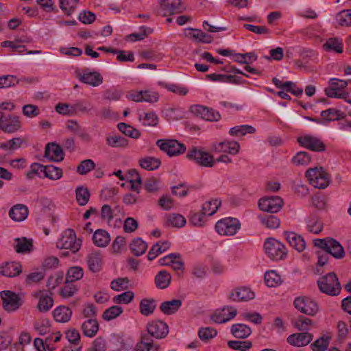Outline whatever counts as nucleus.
<instances>
[{
    "instance_id": "ddd939ff",
    "label": "nucleus",
    "mask_w": 351,
    "mask_h": 351,
    "mask_svg": "<svg viewBox=\"0 0 351 351\" xmlns=\"http://www.w3.org/2000/svg\"><path fill=\"white\" fill-rule=\"evenodd\" d=\"M211 150L215 153L223 152L236 155L239 152L240 145L237 141L226 140L220 143H213Z\"/></svg>"
},
{
    "instance_id": "f3484780",
    "label": "nucleus",
    "mask_w": 351,
    "mask_h": 351,
    "mask_svg": "<svg viewBox=\"0 0 351 351\" xmlns=\"http://www.w3.org/2000/svg\"><path fill=\"white\" fill-rule=\"evenodd\" d=\"M313 336L308 332L294 333L289 335L287 342L296 347H302L308 345L312 340Z\"/></svg>"
},
{
    "instance_id": "4d7b16f0",
    "label": "nucleus",
    "mask_w": 351,
    "mask_h": 351,
    "mask_svg": "<svg viewBox=\"0 0 351 351\" xmlns=\"http://www.w3.org/2000/svg\"><path fill=\"white\" fill-rule=\"evenodd\" d=\"M324 92L328 97L343 99L348 104H351V99H348L349 93L347 92H339L330 86L326 88Z\"/></svg>"
},
{
    "instance_id": "680f3d73",
    "label": "nucleus",
    "mask_w": 351,
    "mask_h": 351,
    "mask_svg": "<svg viewBox=\"0 0 351 351\" xmlns=\"http://www.w3.org/2000/svg\"><path fill=\"white\" fill-rule=\"evenodd\" d=\"M313 321L304 316H299L295 321V326L300 330H307L313 326Z\"/></svg>"
},
{
    "instance_id": "bb28decb",
    "label": "nucleus",
    "mask_w": 351,
    "mask_h": 351,
    "mask_svg": "<svg viewBox=\"0 0 351 351\" xmlns=\"http://www.w3.org/2000/svg\"><path fill=\"white\" fill-rule=\"evenodd\" d=\"M182 302L179 299L163 302L160 306V311L165 315H173L181 307Z\"/></svg>"
},
{
    "instance_id": "bf43d9fd",
    "label": "nucleus",
    "mask_w": 351,
    "mask_h": 351,
    "mask_svg": "<svg viewBox=\"0 0 351 351\" xmlns=\"http://www.w3.org/2000/svg\"><path fill=\"white\" fill-rule=\"evenodd\" d=\"M311 156L306 152H300L292 158L293 164L298 166H306L311 162Z\"/></svg>"
},
{
    "instance_id": "de8ad7c7",
    "label": "nucleus",
    "mask_w": 351,
    "mask_h": 351,
    "mask_svg": "<svg viewBox=\"0 0 351 351\" xmlns=\"http://www.w3.org/2000/svg\"><path fill=\"white\" fill-rule=\"evenodd\" d=\"M220 205L221 202L219 199L209 200L202 205V210L204 215L211 216L217 212Z\"/></svg>"
},
{
    "instance_id": "13d9d810",
    "label": "nucleus",
    "mask_w": 351,
    "mask_h": 351,
    "mask_svg": "<svg viewBox=\"0 0 351 351\" xmlns=\"http://www.w3.org/2000/svg\"><path fill=\"white\" fill-rule=\"evenodd\" d=\"M337 23L341 26L351 25V10H343L339 12L335 17Z\"/></svg>"
},
{
    "instance_id": "338daca9",
    "label": "nucleus",
    "mask_w": 351,
    "mask_h": 351,
    "mask_svg": "<svg viewBox=\"0 0 351 351\" xmlns=\"http://www.w3.org/2000/svg\"><path fill=\"white\" fill-rule=\"evenodd\" d=\"M95 167L94 162L90 159H86L80 162L77 168V172L84 175L93 170Z\"/></svg>"
},
{
    "instance_id": "20e7f679",
    "label": "nucleus",
    "mask_w": 351,
    "mask_h": 351,
    "mask_svg": "<svg viewBox=\"0 0 351 351\" xmlns=\"http://www.w3.org/2000/svg\"><path fill=\"white\" fill-rule=\"evenodd\" d=\"M241 228V223L236 218H224L218 221L215 225L216 231L221 235H234Z\"/></svg>"
},
{
    "instance_id": "e2e57ef3",
    "label": "nucleus",
    "mask_w": 351,
    "mask_h": 351,
    "mask_svg": "<svg viewBox=\"0 0 351 351\" xmlns=\"http://www.w3.org/2000/svg\"><path fill=\"white\" fill-rule=\"evenodd\" d=\"M228 346L229 348L240 351H247L252 347V343L249 341H228Z\"/></svg>"
},
{
    "instance_id": "aec40b11",
    "label": "nucleus",
    "mask_w": 351,
    "mask_h": 351,
    "mask_svg": "<svg viewBox=\"0 0 351 351\" xmlns=\"http://www.w3.org/2000/svg\"><path fill=\"white\" fill-rule=\"evenodd\" d=\"M80 82L93 86H97L102 84L103 77L97 72L84 71L78 75Z\"/></svg>"
},
{
    "instance_id": "3c124183",
    "label": "nucleus",
    "mask_w": 351,
    "mask_h": 351,
    "mask_svg": "<svg viewBox=\"0 0 351 351\" xmlns=\"http://www.w3.org/2000/svg\"><path fill=\"white\" fill-rule=\"evenodd\" d=\"M259 219L262 224L268 228H278L280 224V219L275 215H261Z\"/></svg>"
},
{
    "instance_id": "864d4df0",
    "label": "nucleus",
    "mask_w": 351,
    "mask_h": 351,
    "mask_svg": "<svg viewBox=\"0 0 351 351\" xmlns=\"http://www.w3.org/2000/svg\"><path fill=\"white\" fill-rule=\"evenodd\" d=\"M60 8L63 12L70 16L73 14L78 4V0H59Z\"/></svg>"
},
{
    "instance_id": "2eb2a0df",
    "label": "nucleus",
    "mask_w": 351,
    "mask_h": 351,
    "mask_svg": "<svg viewBox=\"0 0 351 351\" xmlns=\"http://www.w3.org/2000/svg\"><path fill=\"white\" fill-rule=\"evenodd\" d=\"M147 329L148 333L156 339L164 338L169 333V327L167 324L160 320L149 322Z\"/></svg>"
},
{
    "instance_id": "c85d7f7f",
    "label": "nucleus",
    "mask_w": 351,
    "mask_h": 351,
    "mask_svg": "<svg viewBox=\"0 0 351 351\" xmlns=\"http://www.w3.org/2000/svg\"><path fill=\"white\" fill-rule=\"evenodd\" d=\"M99 330V324L96 319H88L82 324L83 334L88 337L95 336Z\"/></svg>"
},
{
    "instance_id": "393cba45",
    "label": "nucleus",
    "mask_w": 351,
    "mask_h": 351,
    "mask_svg": "<svg viewBox=\"0 0 351 351\" xmlns=\"http://www.w3.org/2000/svg\"><path fill=\"white\" fill-rule=\"evenodd\" d=\"M14 248L17 253H29L33 250V241L26 237L16 238Z\"/></svg>"
},
{
    "instance_id": "58836bf2",
    "label": "nucleus",
    "mask_w": 351,
    "mask_h": 351,
    "mask_svg": "<svg viewBox=\"0 0 351 351\" xmlns=\"http://www.w3.org/2000/svg\"><path fill=\"white\" fill-rule=\"evenodd\" d=\"M324 49L328 51H335L336 53L343 52V43L337 38H328L323 45Z\"/></svg>"
},
{
    "instance_id": "2f4dec72",
    "label": "nucleus",
    "mask_w": 351,
    "mask_h": 351,
    "mask_svg": "<svg viewBox=\"0 0 351 351\" xmlns=\"http://www.w3.org/2000/svg\"><path fill=\"white\" fill-rule=\"evenodd\" d=\"M71 315V310L69 307L63 306L56 308L53 312L55 320L61 323L67 322L70 320Z\"/></svg>"
},
{
    "instance_id": "a19ab883",
    "label": "nucleus",
    "mask_w": 351,
    "mask_h": 351,
    "mask_svg": "<svg viewBox=\"0 0 351 351\" xmlns=\"http://www.w3.org/2000/svg\"><path fill=\"white\" fill-rule=\"evenodd\" d=\"M321 117L323 121H334L343 118V113L335 108H328L321 112Z\"/></svg>"
},
{
    "instance_id": "473e14b6",
    "label": "nucleus",
    "mask_w": 351,
    "mask_h": 351,
    "mask_svg": "<svg viewBox=\"0 0 351 351\" xmlns=\"http://www.w3.org/2000/svg\"><path fill=\"white\" fill-rule=\"evenodd\" d=\"M336 258H342L345 255V251L340 243L333 239L329 241L328 247L326 252Z\"/></svg>"
},
{
    "instance_id": "72a5a7b5",
    "label": "nucleus",
    "mask_w": 351,
    "mask_h": 351,
    "mask_svg": "<svg viewBox=\"0 0 351 351\" xmlns=\"http://www.w3.org/2000/svg\"><path fill=\"white\" fill-rule=\"evenodd\" d=\"M171 280V276L166 270L160 271L155 276V284L157 288L163 289L167 288Z\"/></svg>"
},
{
    "instance_id": "774afa93",
    "label": "nucleus",
    "mask_w": 351,
    "mask_h": 351,
    "mask_svg": "<svg viewBox=\"0 0 351 351\" xmlns=\"http://www.w3.org/2000/svg\"><path fill=\"white\" fill-rule=\"evenodd\" d=\"M217 334V330L210 327L201 328L198 332V336L202 341H208L214 338Z\"/></svg>"
},
{
    "instance_id": "9b49d317",
    "label": "nucleus",
    "mask_w": 351,
    "mask_h": 351,
    "mask_svg": "<svg viewBox=\"0 0 351 351\" xmlns=\"http://www.w3.org/2000/svg\"><path fill=\"white\" fill-rule=\"evenodd\" d=\"M21 128L20 117L11 114H1L0 129L5 133H14Z\"/></svg>"
},
{
    "instance_id": "412c9836",
    "label": "nucleus",
    "mask_w": 351,
    "mask_h": 351,
    "mask_svg": "<svg viewBox=\"0 0 351 351\" xmlns=\"http://www.w3.org/2000/svg\"><path fill=\"white\" fill-rule=\"evenodd\" d=\"M180 0H162L160 3V14L171 15L180 12Z\"/></svg>"
},
{
    "instance_id": "e433bc0d",
    "label": "nucleus",
    "mask_w": 351,
    "mask_h": 351,
    "mask_svg": "<svg viewBox=\"0 0 351 351\" xmlns=\"http://www.w3.org/2000/svg\"><path fill=\"white\" fill-rule=\"evenodd\" d=\"M160 164V159L151 156L143 158L139 160L140 166L147 171H153L158 169Z\"/></svg>"
},
{
    "instance_id": "a18cd8bd",
    "label": "nucleus",
    "mask_w": 351,
    "mask_h": 351,
    "mask_svg": "<svg viewBox=\"0 0 351 351\" xmlns=\"http://www.w3.org/2000/svg\"><path fill=\"white\" fill-rule=\"evenodd\" d=\"M75 198L80 206H85L89 201L90 193L87 188L78 186L75 189Z\"/></svg>"
},
{
    "instance_id": "5fc2aeb1",
    "label": "nucleus",
    "mask_w": 351,
    "mask_h": 351,
    "mask_svg": "<svg viewBox=\"0 0 351 351\" xmlns=\"http://www.w3.org/2000/svg\"><path fill=\"white\" fill-rule=\"evenodd\" d=\"M167 223L173 227L182 228L185 226L186 220L180 214L171 213L167 216Z\"/></svg>"
},
{
    "instance_id": "052dcab7",
    "label": "nucleus",
    "mask_w": 351,
    "mask_h": 351,
    "mask_svg": "<svg viewBox=\"0 0 351 351\" xmlns=\"http://www.w3.org/2000/svg\"><path fill=\"white\" fill-rule=\"evenodd\" d=\"M331 338L328 336H323L317 339L311 344L313 351H325L327 350Z\"/></svg>"
},
{
    "instance_id": "37998d69",
    "label": "nucleus",
    "mask_w": 351,
    "mask_h": 351,
    "mask_svg": "<svg viewBox=\"0 0 351 351\" xmlns=\"http://www.w3.org/2000/svg\"><path fill=\"white\" fill-rule=\"evenodd\" d=\"M63 176V171L61 168L53 165H47L43 178H47L51 180H60Z\"/></svg>"
},
{
    "instance_id": "423d86ee",
    "label": "nucleus",
    "mask_w": 351,
    "mask_h": 351,
    "mask_svg": "<svg viewBox=\"0 0 351 351\" xmlns=\"http://www.w3.org/2000/svg\"><path fill=\"white\" fill-rule=\"evenodd\" d=\"M56 246L60 249H69L73 253L79 250L81 246L80 241H76L75 232L71 229L66 230L58 239Z\"/></svg>"
},
{
    "instance_id": "5701e85b",
    "label": "nucleus",
    "mask_w": 351,
    "mask_h": 351,
    "mask_svg": "<svg viewBox=\"0 0 351 351\" xmlns=\"http://www.w3.org/2000/svg\"><path fill=\"white\" fill-rule=\"evenodd\" d=\"M21 272V265L18 262L5 263L0 267V273L6 277H14Z\"/></svg>"
},
{
    "instance_id": "dca6fc26",
    "label": "nucleus",
    "mask_w": 351,
    "mask_h": 351,
    "mask_svg": "<svg viewBox=\"0 0 351 351\" xmlns=\"http://www.w3.org/2000/svg\"><path fill=\"white\" fill-rule=\"evenodd\" d=\"M255 294L247 287H239L232 291L229 298L234 302H243L254 299Z\"/></svg>"
},
{
    "instance_id": "9d476101",
    "label": "nucleus",
    "mask_w": 351,
    "mask_h": 351,
    "mask_svg": "<svg viewBox=\"0 0 351 351\" xmlns=\"http://www.w3.org/2000/svg\"><path fill=\"white\" fill-rule=\"evenodd\" d=\"M283 204L284 202L279 196L263 197L258 202V207L261 210L271 213H278Z\"/></svg>"
},
{
    "instance_id": "6e6d98bb",
    "label": "nucleus",
    "mask_w": 351,
    "mask_h": 351,
    "mask_svg": "<svg viewBox=\"0 0 351 351\" xmlns=\"http://www.w3.org/2000/svg\"><path fill=\"white\" fill-rule=\"evenodd\" d=\"M123 313V308L119 306H112L104 311L102 317L106 321H110L119 317Z\"/></svg>"
},
{
    "instance_id": "7ed1b4c3",
    "label": "nucleus",
    "mask_w": 351,
    "mask_h": 351,
    "mask_svg": "<svg viewBox=\"0 0 351 351\" xmlns=\"http://www.w3.org/2000/svg\"><path fill=\"white\" fill-rule=\"evenodd\" d=\"M265 254L274 261H279L284 258L287 254L285 246L278 240L269 238L264 244Z\"/></svg>"
},
{
    "instance_id": "6ab92c4d",
    "label": "nucleus",
    "mask_w": 351,
    "mask_h": 351,
    "mask_svg": "<svg viewBox=\"0 0 351 351\" xmlns=\"http://www.w3.org/2000/svg\"><path fill=\"white\" fill-rule=\"evenodd\" d=\"M45 156L51 161L60 162L64 159V152L60 146L51 143L46 146Z\"/></svg>"
},
{
    "instance_id": "b1692460",
    "label": "nucleus",
    "mask_w": 351,
    "mask_h": 351,
    "mask_svg": "<svg viewBox=\"0 0 351 351\" xmlns=\"http://www.w3.org/2000/svg\"><path fill=\"white\" fill-rule=\"evenodd\" d=\"M286 239L289 245L298 252H302L306 247L304 239L293 232L285 233Z\"/></svg>"
},
{
    "instance_id": "4468645a",
    "label": "nucleus",
    "mask_w": 351,
    "mask_h": 351,
    "mask_svg": "<svg viewBox=\"0 0 351 351\" xmlns=\"http://www.w3.org/2000/svg\"><path fill=\"white\" fill-rule=\"evenodd\" d=\"M237 314V310L233 306H225L217 310L211 316V319L217 323L223 324L232 319Z\"/></svg>"
},
{
    "instance_id": "49530a36",
    "label": "nucleus",
    "mask_w": 351,
    "mask_h": 351,
    "mask_svg": "<svg viewBox=\"0 0 351 351\" xmlns=\"http://www.w3.org/2000/svg\"><path fill=\"white\" fill-rule=\"evenodd\" d=\"M117 128L121 132L130 138L137 139L141 136L139 130L125 123H119Z\"/></svg>"
},
{
    "instance_id": "603ef678",
    "label": "nucleus",
    "mask_w": 351,
    "mask_h": 351,
    "mask_svg": "<svg viewBox=\"0 0 351 351\" xmlns=\"http://www.w3.org/2000/svg\"><path fill=\"white\" fill-rule=\"evenodd\" d=\"M265 281L267 286L275 287L281 283V277L276 271H267L265 274Z\"/></svg>"
},
{
    "instance_id": "ea45409f",
    "label": "nucleus",
    "mask_w": 351,
    "mask_h": 351,
    "mask_svg": "<svg viewBox=\"0 0 351 351\" xmlns=\"http://www.w3.org/2000/svg\"><path fill=\"white\" fill-rule=\"evenodd\" d=\"M156 301L154 299H143L139 305L140 312L145 316L152 314L156 308Z\"/></svg>"
},
{
    "instance_id": "c03bdc74",
    "label": "nucleus",
    "mask_w": 351,
    "mask_h": 351,
    "mask_svg": "<svg viewBox=\"0 0 351 351\" xmlns=\"http://www.w3.org/2000/svg\"><path fill=\"white\" fill-rule=\"evenodd\" d=\"M46 166L39 163H33L31 165L29 170L27 172L26 176L28 179H34L36 176L43 178Z\"/></svg>"
},
{
    "instance_id": "f704fd0d",
    "label": "nucleus",
    "mask_w": 351,
    "mask_h": 351,
    "mask_svg": "<svg viewBox=\"0 0 351 351\" xmlns=\"http://www.w3.org/2000/svg\"><path fill=\"white\" fill-rule=\"evenodd\" d=\"M88 268L93 272H97L101 269V256L99 252L91 253L87 258Z\"/></svg>"
},
{
    "instance_id": "0eeeda50",
    "label": "nucleus",
    "mask_w": 351,
    "mask_h": 351,
    "mask_svg": "<svg viewBox=\"0 0 351 351\" xmlns=\"http://www.w3.org/2000/svg\"><path fill=\"white\" fill-rule=\"evenodd\" d=\"M186 156L189 160H194L196 164L202 167H212L215 165L214 158L211 154L196 147L189 149Z\"/></svg>"
},
{
    "instance_id": "09e8293b",
    "label": "nucleus",
    "mask_w": 351,
    "mask_h": 351,
    "mask_svg": "<svg viewBox=\"0 0 351 351\" xmlns=\"http://www.w3.org/2000/svg\"><path fill=\"white\" fill-rule=\"evenodd\" d=\"M189 36L195 39L198 42L204 43H210L213 40L210 35L197 29H191V32L189 34Z\"/></svg>"
},
{
    "instance_id": "c9c22d12",
    "label": "nucleus",
    "mask_w": 351,
    "mask_h": 351,
    "mask_svg": "<svg viewBox=\"0 0 351 351\" xmlns=\"http://www.w3.org/2000/svg\"><path fill=\"white\" fill-rule=\"evenodd\" d=\"M138 119L145 126L154 127L158 123V117L154 112H147L139 114Z\"/></svg>"
},
{
    "instance_id": "0e129e2a",
    "label": "nucleus",
    "mask_w": 351,
    "mask_h": 351,
    "mask_svg": "<svg viewBox=\"0 0 351 351\" xmlns=\"http://www.w3.org/2000/svg\"><path fill=\"white\" fill-rule=\"evenodd\" d=\"M134 294L131 291L123 292L119 295H115L112 300L117 304H128L133 300Z\"/></svg>"
},
{
    "instance_id": "69168bd1",
    "label": "nucleus",
    "mask_w": 351,
    "mask_h": 351,
    "mask_svg": "<svg viewBox=\"0 0 351 351\" xmlns=\"http://www.w3.org/2000/svg\"><path fill=\"white\" fill-rule=\"evenodd\" d=\"M206 215L204 214L203 212L202 213H194L191 212L190 218H189V223L192 224L193 226L201 227L204 226L205 221H206Z\"/></svg>"
},
{
    "instance_id": "a878e982",
    "label": "nucleus",
    "mask_w": 351,
    "mask_h": 351,
    "mask_svg": "<svg viewBox=\"0 0 351 351\" xmlns=\"http://www.w3.org/2000/svg\"><path fill=\"white\" fill-rule=\"evenodd\" d=\"M93 241L94 244L97 247H104L109 244L110 236L106 230L98 229L93 235Z\"/></svg>"
},
{
    "instance_id": "4be33fe9",
    "label": "nucleus",
    "mask_w": 351,
    "mask_h": 351,
    "mask_svg": "<svg viewBox=\"0 0 351 351\" xmlns=\"http://www.w3.org/2000/svg\"><path fill=\"white\" fill-rule=\"evenodd\" d=\"M28 208L23 204H16L9 211L10 217L15 221H24L28 216Z\"/></svg>"
},
{
    "instance_id": "f03ea898",
    "label": "nucleus",
    "mask_w": 351,
    "mask_h": 351,
    "mask_svg": "<svg viewBox=\"0 0 351 351\" xmlns=\"http://www.w3.org/2000/svg\"><path fill=\"white\" fill-rule=\"evenodd\" d=\"M306 176L309 183L315 188L325 189L330 182V178L328 173L323 167L309 169L306 172Z\"/></svg>"
},
{
    "instance_id": "cd10ccee",
    "label": "nucleus",
    "mask_w": 351,
    "mask_h": 351,
    "mask_svg": "<svg viewBox=\"0 0 351 351\" xmlns=\"http://www.w3.org/2000/svg\"><path fill=\"white\" fill-rule=\"evenodd\" d=\"M256 131V128L252 125H241L231 128L228 133L231 136L241 138L248 134H254Z\"/></svg>"
},
{
    "instance_id": "7c9ffc66",
    "label": "nucleus",
    "mask_w": 351,
    "mask_h": 351,
    "mask_svg": "<svg viewBox=\"0 0 351 351\" xmlns=\"http://www.w3.org/2000/svg\"><path fill=\"white\" fill-rule=\"evenodd\" d=\"M231 333L235 337L238 339H245L248 337L251 333V328L243 324H235L231 327Z\"/></svg>"
},
{
    "instance_id": "79ce46f5",
    "label": "nucleus",
    "mask_w": 351,
    "mask_h": 351,
    "mask_svg": "<svg viewBox=\"0 0 351 351\" xmlns=\"http://www.w3.org/2000/svg\"><path fill=\"white\" fill-rule=\"evenodd\" d=\"M106 144L115 148L126 147L128 145V141L125 137L114 135L106 137Z\"/></svg>"
},
{
    "instance_id": "f257e3e1",
    "label": "nucleus",
    "mask_w": 351,
    "mask_h": 351,
    "mask_svg": "<svg viewBox=\"0 0 351 351\" xmlns=\"http://www.w3.org/2000/svg\"><path fill=\"white\" fill-rule=\"evenodd\" d=\"M319 290L329 295H337L341 291V285L338 278L333 272L321 276L317 280Z\"/></svg>"
},
{
    "instance_id": "1a4fd4ad",
    "label": "nucleus",
    "mask_w": 351,
    "mask_h": 351,
    "mask_svg": "<svg viewBox=\"0 0 351 351\" xmlns=\"http://www.w3.org/2000/svg\"><path fill=\"white\" fill-rule=\"evenodd\" d=\"M294 306L301 313L313 316L319 311L317 304L311 298L307 297H298L293 302Z\"/></svg>"
},
{
    "instance_id": "a211bd4d",
    "label": "nucleus",
    "mask_w": 351,
    "mask_h": 351,
    "mask_svg": "<svg viewBox=\"0 0 351 351\" xmlns=\"http://www.w3.org/2000/svg\"><path fill=\"white\" fill-rule=\"evenodd\" d=\"M35 296L39 299L38 308L41 312H47L53 304V300L50 293L45 291H38Z\"/></svg>"
},
{
    "instance_id": "c756f323",
    "label": "nucleus",
    "mask_w": 351,
    "mask_h": 351,
    "mask_svg": "<svg viewBox=\"0 0 351 351\" xmlns=\"http://www.w3.org/2000/svg\"><path fill=\"white\" fill-rule=\"evenodd\" d=\"M308 232L318 234L323 230L322 221L316 216H310L305 220Z\"/></svg>"
},
{
    "instance_id": "f8f14e48",
    "label": "nucleus",
    "mask_w": 351,
    "mask_h": 351,
    "mask_svg": "<svg viewBox=\"0 0 351 351\" xmlns=\"http://www.w3.org/2000/svg\"><path fill=\"white\" fill-rule=\"evenodd\" d=\"M298 143L308 149L314 152H323L326 149L324 143L320 138L311 135H304L298 138Z\"/></svg>"
},
{
    "instance_id": "4c0bfd02",
    "label": "nucleus",
    "mask_w": 351,
    "mask_h": 351,
    "mask_svg": "<svg viewBox=\"0 0 351 351\" xmlns=\"http://www.w3.org/2000/svg\"><path fill=\"white\" fill-rule=\"evenodd\" d=\"M134 255L139 256L143 255L147 249V244L141 238L134 239L130 245Z\"/></svg>"
},
{
    "instance_id": "6e6552de",
    "label": "nucleus",
    "mask_w": 351,
    "mask_h": 351,
    "mask_svg": "<svg viewBox=\"0 0 351 351\" xmlns=\"http://www.w3.org/2000/svg\"><path fill=\"white\" fill-rule=\"evenodd\" d=\"M1 297L3 308L8 312L16 311L23 304L21 297L10 291H2Z\"/></svg>"
},
{
    "instance_id": "39448f33",
    "label": "nucleus",
    "mask_w": 351,
    "mask_h": 351,
    "mask_svg": "<svg viewBox=\"0 0 351 351\" xmlns=\"http://www.w3.org/2000/svg\"><path fill=\"white\" fill-rule=\"evenodd\" d=\"M156 145L168 156H177L186 152V146L173 139H159Z\"/></svg>"
},
{
    "instance_id": "8fccbe9b",
    "label": "nucleus",
    "mask_w": 351,
    "mask_h": 351,
    "mask_svg": "<svg viewBox=\"0 0 351 351\" xmlns=\"http://www.w3.org/2000/svg\"><path fill=\"white\" fill-rule=\"evenodd\" d=\"M84 275L83 269L80 267H71L66 274V283H71L80 280Z\"/></svg>"
}]
</instances>
